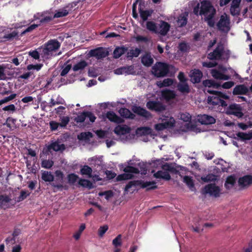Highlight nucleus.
I'll return each mask as SVG.
<instances>
[{
	"instance_id": "nucleus-47",
	"label": "nucleus",
	"mask_w": 252,
	"mask_h": 252,
	"mask_svg": "<svg viewBox=\"0 0 252 252\" xmlns=\"http://www.w3.org/2000/svg\"><path fill=\"white\" fill-rule=\"evenodd\" d=\"M18 32L16 31H14L10 33L4 35L3 37V38L5 39V41L9 40L18 36Z\"/></svg>"
},
{
	"instance_id": "nucleus-5",
	"label": "nucleus",
	"mask_w": 252,
	"mask_h": 252,
	"mask_svg": "<svg viewBox=\"0 0 252 252\" xmlns=\"http://www.w3.org/2000/svg\"><path fill=\"white\" fill-rule=\"evenodd\" d=\"M161 168L163 171L159 170L154 173V177L157 179H162L167 181L171 179V176L168 173H176L177 172L176 169L168 163H165L161 166Z\"/></svg>"
},
{
	"instance_id": "nucleus-18",
	"label": "nucleus",
	"mask_w": 252,
	"mask_h": 252,
	"mask_svg": "<svg viewBox=\"0 0 252 252\" xmlns=\"http://www.w3.org/2000/svg\"><path fill=\"white\" fill-rule=\"evenodd\" d=\"M106 117L111 122L116 124H122L124 123L123 119L117 115L113 111H108L106 114Z\"/></svg>"
},
{
	"instance_id": "nucleus-50",
	"label": "nucleus",
	"mask_w": 252,
	"mask_h": 252,
	"mask_svg": "<svg viewBox=\"0 0 252 252\" xmlns=\"http://www.w3.org/2000/svg\"><path fill=\"white\" fill-rule=\"evenodd\" d=\"M93 134L90 132H81L79 135L78 136V138L80 140H87L89 139L90 137H92Z\"/></svg>"
},
{
	"instance_id": "nucleus-11",
	"label": "nucleus",
	"mask_w": 252,
	"mask_h": 252,
	"mask_svg": "<svg viewBox=\"0 0 252 252\" xmlns=\"http://www.w3.org/2000/svg\"><path fill=\"white\" fill-rule=\"evenodd\" d=\"M89 55L90 57H95L97 60L103 59L108 55V52L105 50L103 47H98L89 51Z\"/></svg>"
},
{
	"instance_id": "nucleus-25",
	"label": "nucleus",
	"mask_w": 252,
	"mask_h": 252,
	"mask_svg": "<svg viewBox=\"0 0 252 252\" xmlns=\"http://www.w3.org/2000/svg\"><path fill=\"white\" fill-rule=\"evenodd\" d=\"M188 13L185 12L180 14L177 20V25L179 27L186 26L188 22Z\"/></svg>"
},
{
	"instance_id": "nucleus-12",
	"label": "nucleus",
	"mask_w": 252,
	"mask_h": 252,
	"mask_svg": "<svg viewBox=\"0 0 252 252\" xmlns=\"http://www.w3.org/2000/svg\"><path fill=\"white\" fill-rule=\"evenodd\" d=\"M230 20L229 17L225 15V16L221 15L220 19L217 23V27L220 31H224L226 29L227 31L230 30L229 27Z\"/></svg>"
},
{
	"instance_id": "nucleus-49",
	"label": "nucleus",
	"mask_w": 252,
	"mask_h": 252,
	"mask_svg": "<svg viewBox=\"0 0 252 252\" xmlns=\"http://www.w3.org/2000/svg\"><path fill=\"white\" fill-rule=\"evenodd\" d=\"M138 166L140 169V172L142 175H146L147 173V167L146 164L143 162H140L138 163Z\"/></svg>"
},
{
	"instance_id": "nucleus-16",
	"label": "nucleus",
	"mask_w": 252,
	"mask_h": 252,
	"mask_svg": "<svg viewBox=\"0 0 252 252\" xmlns=\"http://www.w3.org/2000/svg\"><path fill=\"white\" fill-rule=\"evenodd\" d=\"M197 120L199 123L205 125H212L216 123L215 118L207 114L198 115Z\"/></svg>"
},
{
	"instance_id": "nucleus-42",
	"label": "nucleus",
	"mask_w": 252,
	"mask_h": 252,
	"mask_svg": "<svg viewBox=\"0 0 252 252\" xmlns=\"http://www.w3.org/2000/svg\"><path fill=\"white\" fill-rule=\"evenodd\" d=\"M137 132L142 135H149L151 134L152 129L149 127H140L137 129Z\"/></svg>"
},
{
	"instance_id": "nucleus-14",
	"label": "nucleus",
	"mask_w": 252,
	"mask_h": 252,
	"mask_svg": "<svg viewBox=\"0 0 252 252\" xmlns=\"http://www.w3.org/2000/svg\"><path fill=\"white\" fill-rule=\"evenodd\" d=\"M132 110L134 113L146 119H149L152 117V115L150 112L140 106H133Z\"/></svg>"
},
{
	"instance_id": "nucleus-7",
	"label": "nucleus",
	"mask_w": 252,
	"mask_h": 252,
	"mask_svg": "<svg viewBox=\"0 0 252 252\" xmlns=\"http://www.w3.org/2000/svg\"><path fill=\"white\" fill-rule=\"evenodd\" d=\"M225 113L227 115H234L238 118H242L244 115L242 107L240 104L236 103L229 105L226 108Z\"/></svg>"
},
{
	"instance_id": "nucleus-54",
	"label": "nucleus",
	"mask_w": 252,
	"mask_h": 252,
	"mask_svg": "<svg viewBox=\"0 0 252 252\" xmlns=\"http://www.w3.org/2000/svg\"><path fill=\"white\" fill-rule=\"evenodd\" d=\"M108 229V226L107 225L101 226L98 230V234L99 236L102 237L105 232Z\"/></svg>"
},
{
	"instance_id": "nucleus-64",
	"label": "nucleus",
	"mask_w": 252,
	"mask_h": 252,
	"mask_svg": "<svg viewBox=\"0 0 252 252\" xmlns=\"http://www.w3.org/2000/svg\"><path fill=\"white\" fill-rule=\"evenodd\" d=\"M71 68V65L70 64H67L63 68L61 72V76H64L68 73L69 71Z\"/></svg>"
},
{
	"instance_id": "nucleus-23",
	"label": "nucleus",
	"mask_w": 252,
	"mask_h": 252,
	"mask_svg": "<svg viewBox=\"0 0 252 252\" xmlns=\"http://www.w3.org/2000/svg\"><path fill=\"white\" fill-rule=\"evenodd\" d=\"M138 9L140 17L143 21H147L148 17H150L154 13V10L153 9L143 10L140 5Z\"/></svg>"
},
{
	"instance_id": "nucleus-9",
	"label": "nucleus",
	"mask_w": 252,
	"mask_h": 252,
	"mask_svg": "<svg viewBox=\"0 0 252 252\" xmlns=\"http://www.w3.org/2000/svg\"><path fill=\"white\" fill-rule=\"evenodd\" d=\"M146 106L148 109L158 113L162 112L166 109V106L158 101L150 100L147 102Z\"/></svg>"
},
{
	"instance_id": "nucleus-53",
	"label": "nucleus",
	"mask_w": 252,
	"mask_h": 252,
	"mask_svg": "<svg viewBox=\"0 0 252 252\" xmlns=\"http://www.w3.org/2000/svg\"><path fill=\"white\" fill-rule=\"evenodd\" d=\"M30 193H28L26 191L21 190V191L20 192V194L17 198V201L20 202L24 200L27 197V196L30 195Z\"/></svg>"
},
{
	"instance_id": "nucleus-10",
	"label": "nucleus",
	"mask_w": 252,
	"mask_h": 252,
	"mask_svg": "<svg viewBox=\"0 0 252 252\" xmlns=\"http://www.w3.org/2000/svg\"><path fill=\"white\" fill-rule=\"evenodd\" d=\"M203 194L209 193L210 195L216 197H219L220 194V189L215 184H210L205 186L202 189Z\"/></svg>"
},
{
	"instance_id": "nucleus-6",
	"label": "nucleus",
	"mask_w": 252,
	"mask_h": 252,
	"mask_svg": "<svg viewBox=\"0 0 252 252\" xmlns=\"http://www.w3.org/2000/svg\"><path fill=\"white\" fill-rule=\"evenodd\" d=\"M169 65L165 63L158 62L152 67V73L158 77H163L168 74Z\"/></svg>"
},
{
	"instance_id": "nucleus-26",
	"label": "nucleus",
	"mask_w": 252,
	"mask_h": 252,
	"mask_svg": "<svg viewBox=\"0 0 252 252\" xmlns=\"http://www.w3.org/2000/svg\"><path fill=\"white\" fill-rule=\"evenodd\" d=\"M128 50V48L125 46L117 47L113 52V57L115 59H118L122 55L125 54Z\"/></svg>"
},
{
	"instance_id": "nucleus-56",
	"label": "nucleus",
	"mask_w": 252,
	"mask_h": 252,
	"mask_svg": "<svg viewBox=\"0 0 252 252\" xmlns=\"http://www.w3.org/2000/svg\"><path fill=\"white\" fill-rule=\"evenodd\" d=\"M201 180L204 182H209L214 181L216 179L214 175L209 174L205 177H201Z\"/></svg>"
},
{
	"instance_id": "nucleus-13",
	"label": "nucleus",
	"mask_w": 252,
	"mask_h": 252,
	"mask_svg": "<svg viewBox=\"0 0 252 252\" xmlns=\"http://www.w3.org/2000/svg\"><path fill=\"white\" fill-rule=\"evenodd\" d=\"M238 183L241 189L248 188L252 185V175H247L239 178Z\"/></svg>"
},
{
	"instance_id": "nucleus-1",
	"label": "nucleus",
	"mask_w": 252,
	"mask_h": 252,
	"mask_svg": "<svg viewBox=\"0 0 252 252\" xmlns=\"http://www.w3.org/2000/svg\"><path fill=\"white\" fill-rule=\"evenodd\" d=\"M216 14V10L210 1L205 0L201 2L199 15L204 16L205 21L211 27L215 25L214 18Z\"/></svg>"
},
{
	"instance_id": "nucleus-38",
	"label": "nucleus",
	"mask_w": 252,
	"mask_h": 252,
	"mask_svg": "<svg viewBox=\"0 0 252 252\" xmlns=\"http://www.w3.org/2000/svg\"><path fill=\"white\" fill-rule=\"evenodd\" d=\"M78 184L83 187L88 188L89 189L93 188L92 183L87 179H80L78 181Z\"/></svg>"
},
{
	"instance_id": "nucleus-31",
	"label": "nucleus",
	"mask_w": 252,
	"mask_h": 252,
	"mask_svg": "<svg viewBox=\"0 0 252 252\" xmlns=\"http://www.w3.org/2000/svg\"><path fill=\"white\" fill-rule=\"evenodd\" d=\"M162 96L166 100H169L175 98V94L173 91L165 90L161 92Z\"/></svg>"
},
{
	"instance_id": "nucleus-44",
	"label": "nucleus",
	"mask_w": 252,
	"mask_h": 252,
	"mask_svg": "<svg viewBox=\"0 0 252 252\" xmlns=\"http://www.w3.org/2000/svg\"><path fill=\"white\" fill-rule=\"evenodd\" d=\"M87 118L86 111H84L80 113L76 117L74 118V121L77 123H83Z\"/></svg>"
},
{
	"instance_id": "nucleus-46",
	"label": "nucleus",
	"mask_w": 252,
	"mask_h": 252,
	"mask_svg": "<svg viewBox=\"0 0 252 252\" xmlns=\"http://www.w3.org/2000/svg\"><path fill=\"white\" fill-rule=\"evenodd\" d=\"M41 166L46 169H50L54 165V162L51 160H43L41 162Z\"/></svg>"
},
{
	"instance_id": "nucleus-60",
	"label": "nucleus",
	"mask_w": 252,
	"mask_h": 252,
	"mask_svg": "<svg viewBox=\"0 0 252 252\" xmlns=\"http://www.w3.org/2000/svg\"><path fill=\"white\" fill-rule=\"evenodd\" d=\"M16 96V94H12L8 96L5 97L2 99H1L0 101L1 102L2 104L5 103H6L8 101H10L11 100L14 99Z\"/></svg>"
},
{
	"instance_id": "nucleus-45",
	"label": "nucleus",
	"mask_w": 252,
	"mask_h": 252,
	"mask_svg": "<svg viewBox=\"0 0 252 252\" xmlns=\"http://www.w3.org/2000/svg\"><path fill=\"white\" fill-rule=\"evenodd\" d=\"M79 179V176L75 173H70L67 175L68 183L70 185H73Z\"/></svg>"
},
{
	"instance_id": "nucleus-32",
	"label": "nucleus",
	"mask_w": 252,
	"mask_h": 252,
	"mask_svg": "<svg viewBox=\"0 0 252 252\" xmlns=\"http://www.w3.org/2000/svg\"><path fill=\"white\" fill-rule=\"evenodd\" d=\"M88 65V63L85 60H82L73 65V70L74 71H81Z\"/></svg>"
},
{
	"instance_id": "nucleus-51",
	"label": "nucleus",
	"mask_w": 252,
	"mask_h": 252,
	"mask_svg": "<svg viewBox=\"0 0 252 252\" xmlns=\"http://www.w3.org/2000/svg\"><path fill=\"white\" fill-rule=\"evenodd\" d=\"M211 73L212 76L216 79H220L222 73L216 69L211 70Z\"/></svg>"
},
{
	"instance_id": "nucleus-3",
	"label": "nucleus",
	"mask_w": 252,
	"mask_h": 252,
	"mask_svg": "<svg viewBox=\"0 0 252 252\" xmlns=\"http://www.w3.org/2000/svg\"><path fill=\"white\" fill-rule=\"evenodd\" d=\"M61 43L57 39H51L39 49L41 56L43 58L49 59L53 55V52L60 48Z\"/></svg>"
},
{
	"instance_id": "nucleus-35",
	"label": "nucleus",
	"mask_w": 252,
	"mask_h": 252,
	"mask_svg": "<svg viewBox=\"0 0 252 252\" xmlns=\"http://www.w3.org/2000/svg\"><path fill=\"white\" fill-rule=\"evenodd\" d=\"M173 81L172 79L167 78L164 79L162 82H158L157 83V85L159 88H163L170 86L173 84Z\"/></svg>"
},
{
	"instance_id": "nucleus-33",
	"label": "nucleus",
	"mask_w": 252,
	"mask_h": 252,
	"mask_svg": "<svg viewBox=\"0 0 252 252\" xmlns=\"http://www.w3.org/2000/svg\"><path fill=\"white\" fill-rule=\"evenodd\" d=\"M235 182L236 180L235 177L233 176H229L226 178L224 187L227 189H230L234 185Z\"/></svg>"
},
{
	"instance_id": "nucleus-21",
	"label": "nucleus",
	"mask_w": 252,
	"mask_h": 252,
	"mask_svg": "<svg viewBox=\"0 0 252 252\" xmlns=\"http://www.w3.org/2000/svg\"><path fill=\"white\" fill-rule=\"evenodd\" d=\"M120 115L126 119H134L135 116L128 109L121 108L119 110Z\"/></svg>"
},
{
	"instance_id": "nucleus-55",
	"label": "nucleus",
	"mask_w": 252,
	"mask_h": 252,
	"mask_svg": "<svg viewBox=\"0 0 252 252\" xmlns=\"http://www.w3.org/2000/svg\"><path fill=\"white\" fill-rule=\"evenodd\" d=\"M230 12L232 16L239 15L240 14V10L239 7L231 6L230 8Z\"/></svg>"
},
{
	"instance_id": "nucleus-29",
	"label": "nucleus",
	"mask_w": 252,
	"mask_h": 252,
	"mask_svg": "<svg viewBox=\"0 0 252 252\" xmlns=\"http://www.w3.org/2000/svg\"><path fill=\"white\" fill-rule=\"evenodd\" d=\"M80 172L81 175L87 176L89 178L92 177L93 170L91 167L87 165L81 166Z\"/></svg>"
},
{
	"instance_id": "nucleus-20",
	"label": "nucleus",
	"mask_w": 252,
	"mask_h": 252,
	"mask_svg": "<svg viewBox=\"0 0 252 252\" xmlns=\"http://www.w3.org/2000/svg\"><path fill=\"white\" fill-rule=\"evenodd\" d=\"M141 63L145 66H151L154 63V59L149 52L146 53L141 58Z\"/></svg>"
},
{
	"instance_id": "nucleus-22",
	"label": "nucleus",
	"mask_w": 252,
	"mask_h": 252,
	"mask_svg": "<svg viewBox=\"0 0 252 252\" xmlns=\"http://www.w3.org/2000/svg\"><path fill=\"white\" fill-rule=\"evenodd\" d=\"M130 129L126 126H118L115 127L114 131L118 135H124L130 132Z\"/></svg>"
},
{
	"instance_id": "nucleus-28",
	"label": "nucleus",
	"mask_w": 252,
	"mask_h": 252,
	"mask_svg": "<svg viewBox=\"0 0 252 252\" xmlns=\"http://www.w3.org/2000/svg\"><path fill=\"white\" fill-rule=\"evenodd\" d=\"M177 88V90L182 93L188 94L190 92V88L187 82L179 83Z\"/></svg>"
},
{
	"instance_id": "nucleus-2",
	"label": "nucleus",
	"mask_w": 252,
	"mask_h": 252,
	"mask_svg": "<svg viewBox=\"0 0 252 252\" xmlns=\"http://www.w3.org/2000/svg\"><path fill=\"white\" fill-rule=\"evenodd\" d=\"M207 93L213 94V96H209L207 98L208 104L212 105H219L222 107H226L227 104L226 101L223 100V99H227L229 98V96L222 93L221 92L211 90L208 89L207 90Z\"/></svg>"
},
{
	"instance_id": "nucleus-8",
	"label": "nucleus",
	"mask_w": 252,
	"mask_h": 252,
	"mask_svg": "<svg viewBox=\"0 0 252 252\" xmlns=\"http://www.w3.org/2000/svg\"><path fill=\"white\" fill-rule=\"evenodd\" d=\"M224 52L223 45L218 44L215 49L208 54L207 58L210 60H221Z\"/></svg>"
},
{
	"instance_id": "nucleus-24",
	"label": "nucleus",
	"mask_w": 252,
	"mask_h": 252,
	"mask_svg": "<svg viewBox=\"0 0 252 252\" xmlns=\"http://www.w3.org/2000/svg\"><path fill=\"white\" fill-rule=\"evenodd\" d=\"M65 147L63 144H60L58 142L55 141L49 145L47 147L48 150L49 151L53 150L57 152L59 151H63L65 149Z\"/></svg>"
},
{
	"instance_id": "nucleus-40",
	"label": "nucleus",
	"mask_w": 252,
	"mask_h": 252,
	"mask_svg": "<svg viewBox=\"0 0 252 252\" xmlns=\"http://www.w3.org/2000/svg\"><path fill=\"white\" fill-rule=\"evenodd\" d=\"M124 171L127 173H135L138 174L140 173V171L138 168L133 167L130 165L126 166L124 169Z\"/></svg>"
},
{
	"instance_id": "nucleus-15",
	"label": "nucleus",
	"mask_w": 252,
	"mask_h": 252,
	"mask_svg": "<svg viewBox=\"0 0 252 252\" xmlns=\"http://www.w3.org/2000/svg\"><path fill=\"white\" fill-rule=\"evenodd\" d=\"M189 77L193 84L199 83L203 77L202 72L199 69L194 68L190 72Z\"/></svg>"
},
{
	"instance_id": "nucleus-59",
	"label": "nucleus",
	"mask_w": 252,
	"mask_h": 252,
	"mask_svg": "<svg viewBox=\"0 0 252 252\" xmlns=\"http://www.w3.org/2000/svg\"><path fill=\"white\" fill-rule=\"evenodd\" d=\"M55 174L56 179L60 180L62 183L64 178L63 172L60 170H57L55 171Z\"/></svg>"
},
{
	"instance_id": "nucleus-57",
	"label": "nucleus",
	"mask_w": 252,
	"mask_h": 252,
	"mask_svg": "<svg viewBox=\"0 0 252 252\" xmlns=\"http://www.w3.org/2000/svg\"><path fill=\"white\" fill-rule=\"evenodd\" d=\"M43 64L39 63V64H29L27 66V69L29 70H31L32 69H35L37 71L39 70L41 67H42Z\"/></svg>"
},
{
	"instance_id": "nucleus-30",
	"label": "nucleus",
	"mask_w": 252,
	"mask_h": 252,
	"mask_svg": "<svg viewBox=\"0 0 252 252\" xmlns=\"http://www.w3.org/2000/svg\"><path fill=\"white\" fill-rule=\"evenodd\" d=\"M41 179L46 182H51L54 181V177L50 172L43 171L41 173Z\"/></svg>"
},
{
	"instance_id": "nucleus-34",
	"label": "nucleus",
	"mask_w": 252,
	"mask_h": 252,
	"mask_svg": "<svg viewBox=\"0 0 252 252\" xmlns=\"http://www.w3.org/2000/svg\"><path fill=\"white\" fill-rule=\"evenodd\" d=\"M141 52V50L138 48H136L135 49H131L127 53L126 57L131 59L133 57H138Z\"/></svg>"
},
{
	"instance_id": "nucleus-61",
	"label": "nucleus",
	"mask_w": 252,
	"mask_h": 252,
	"mask_svg": "<svg viewBox=\"0 0 252 252\" xmlns=\"http://www.w3.org/2000/svg\"><path fill=\"white\" fill-rule=\"evenodd\" d=\"M69 122V118L67 116L63 117L61 119V122L60 124V126L61 127H65L68 124Z\"/></svg>"
},
{
	"instance_id": "nucleus-39",
	"label": "nucleus",
	"mask_w": 252,
	"mask_h": 252,
	"mask_svg": "<svg viewBox=\"0 0 252 252\" xmlns=\"http://www.w3.org/2000/svg\"><path fill=\"white\" fill-rule=\"evenodd\" d=\"M184 182L192 190L194 188V184L192 178L189 176H185L184 177Z\"/></svg>"
},
{
	"instance_id": "nucleus-48",
	"label": "nucleus",
	"mask_w": 252,
	"mask_h": 252,
	"mask_svg": "<svg viewBox=\"0 0 252 252\" xmlns=\"http://www.w3.org/2000/svg\"><path fill=\"white\" fill-rule=\"evenodd\" d=\"M112 244L114 245L115 248L121 246L122 244L121 234H119L113 240Z\"/></svg>"
},
{
	"instance_id": "nucleus-27",
	"label": "nucleus",
	"mask_w": 252,
	"mask_h": 252,
	"mask_svg": "<svg viewBox=\"0 0 252 252\" xmlns=\"http://www.w3.org/2000/svg\"><path fill=\"white\" fill-rule=\"evenodd\" d=\"M236 135L237 137L234 138L241 141L250 140L252 139V132L247 133L243 132H239Z\"/></svg>"
},
{
	"instance_id": "nucleus-52",
	"label": "nucleus",
	"mask_w": 252,
	"mask_h": 252,
	"mask_svg": "<svg viewBox=\"0 0 252 252\" xmlns=\"http://www.w3.org/2000/svg\"><path fill=\"white\" fill-rule=\"evenodd\" d=\"M38 24H32L31 26H29L25 31H24L21 33V36H23L25 34H26L27 32H31L33 30H34L35 28H37L38 27Z\"/></svg>"
},
{
	"instance_id": "nucleus-62",
	"label": "nucleus",
	"mask_w": 252,
	"mask_h": 252,
	"mask_svg": "<svg viewBox=\"0 0 252 252\" xmlns=\"http://www.w3.org/2000/svg\"><path fill=\"white\" fill-rule=\"evenodd\" d=\"M181 119L186 122H190L191 116L189 113H183L181 114Z\"/></svg>"
},
{
	"instance_id": "nucleus-58",
	"label": "nucleus",
	"mask_w": 252,
	"mask_h": 252,
	"mask_svg": "<svg viewBox=\"0 0 252 252\" xmlns=\"http://www.w3.org/2000/svg\"><path fill=\"white\" fill-rule=\"evenodd\" d=\"M202 65L203 67L207 68H212L214 67H216L218 65V63L216 62H202Z\"/></svg>"
},
{
	"instance_id": "nucleus-19",
	"label": "nucleus",
	"mask_w": 252,
	"mask_h": 252,
	"mask_svg": "<svg viewBox=\"0 0 252 252\" xmlns=\"http://www.w3.org/2000/svg\"><path fill=\"white\" fill-rule=\"evenodd\" d=\"M249 92L248 88L244 85H238L235 86L233 90V95H245Z\"/></svg>"
},
{
	"instance_id": "nucleus-37",
	"label": "nucleus",
	"mask_w": 252,
	"mask_h": 252,
	"mask_svg": "<svg viewBox=\"0 0 252 252\" xmlns=\"http://www.w3.org/2000/svg\"><path fill=\"white\" fill-rule=\"evenodd\" d=\"M165 121H162L164 125H165V129L167 128H172L175 126V120L173 117H167V119L164 120Z\"/></svg>"
},
{
	"instance_id": "nucleus-17",
	"label": "nucleus",
	"mask_w": 252,
	"mask_h": 252,
	"mask_svg": "<svg viewBox=\"0 0 252 252\" xmlns=\"http://www.w3.org/2000/svg\"><path fill=\"white\" fill-rule=\"evenodd\" d=\"M170 28V25L168 23L161 20L158 24L157 33L164 36L166 35L168 32L169 31Z\"/></svg>"
},
{
	"instance_id": "nucleus-43",
	"label": "nucleus",
	"mask_w": 252,
	"mask_h": 252,
	"mask_svg": "<svg viewBox=\"0 0 252 252\" xmlns=\"http://www.w3.org/2000/svg\"><path fill=\"white\" fill-rule=\"evenodd\" d=\"M69 11L65 8H63L58 10L54 15V18H60L66 16Z\"/></svg>"
},
{
	"instance_id": "nucleus-41",
	"label": "nucleus",
	"mask_w": 252,
	"mask_h": 252,
	"mask_svg": "<svg viewBox=\"0 0 252 252\" xmlns=\"http://www.w3.org/2000/svg\"><path fill=\"white\" fill-rule=\"evenodd\" d=\"M133 176L131 174L125 173H123V174L119 175L116 177V181H123V180L131 179L133 178Z\"/></svg>"
},
{
	"instance_id": "nucleus-36",
	"label": "nucleus",
	"mask_w": 252,
	"mask_h": 252,
	"mask_svg": "<svg viewBox=\"0 0 252 252\" xmlns=\"http://www.w3.org/2000/svg\"><path fill=\"white\" fill-rule=\"evenodd\" d=\"M146 28L150 31L157 33L158 27L156 23L153 21H148L146 23Z\"/></svg>"
},
{
	"instance_id": "nucleus-63",
	"label": "nucleus",
	"mask_w": 252,
	"mask_h": 252,
	"mask_svg": "<svg viewBox=\"0 0 252 252\" xmlns=\"http://www.w3.org/2000/svg\"><path fill=\"white\" fill-rule=\"evenodd\" d=\"M29 55L31 56L32 58L35 60H38L39 59L40 52L39 53L36 50H34L32 51H31L29 52Z\"/></svg>"
},
{
	"instance_id": "nucleus-4",
	"label": "nucleus",
	"mask_w": 252,
	"mask_h": 252,
	"mask_svg": "<svg viewBox=\"0 0 252 252\" xmlns=\"http://www.w3.org/2000/svg\"><path fill=\"white\" fill-rule=\"evenodd\" d=\"M154 181L144 182L142 180H134L129 181L125 188V191L127 192L128 189L132 187L140 186L141 188H146V190H153L157 189L158 187Z\"/></svg>"
}]
</instances>
